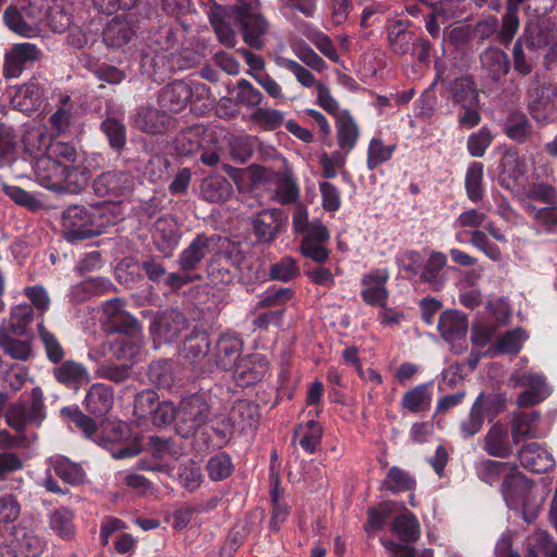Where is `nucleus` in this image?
I'll return each mask as SVG.
<instances>
[{"label": "nucleus", "mask_w": 557, "mask_h": 557, "mask_svg": "<svg viewBox=\"0 0 557 557\" xmlns=\"http://www.w3.org/2000/svg\"><path fill=\"white\" fill-rule=\"evenodd\" d=\"M207 471L213 481L228 478L233 471L231 457L226 453H220L211 457L207 462Z\"/></svg>", "instance_id": "obj_62"}, {"label": "nucleus", "mask_w": 557, "mask_h": 557, "mask_svg": "<svg viewBox=\"0 0 557 557\" xmlns=\"http://www.w3.org/2000/svg\"><path fill=\"white\" fill-rule=\"evenodd\" d=\"M181 30L173 24L152 27L145 37L146 46L156 53L175 49L180 45Z\"/></svg>", "instance_id": "obj_26"}, {"label": "nucleus", "mask_w": 557, "mask_h": 557, "mask_svg": "<svg viewBox=\"0 0 557 557\" xmlns=\"http://www.w3.org/2000/svg\"><path fill=\"white\" fill-rule=\"evenodd\" d=\"M518 40L525 45L529 52H536L537 50L547 47L550 42L549 33L537 23H529Z\"/></svg>", "instance_id": "obj_51"}, {"label": "nucleus", "mask_w": 557, "mask_h": 557, "mask_svg": "<svg viewBox=\"0 0 557 557\" xmlns=\"http://www.w3.org/2000/svg\"><path fill=\"white\" fill-rule=\"evenodd\" d=\"M194 95L191 87L184 81L166 84L159 91L157 101L168 113H180L189 103Z\"/></svg>", "instance_id": "obj_21"}, {"label": "nucleus", "mask_w": 557, "mask_h": 557, "mask_svg": "<svg viewBox=\"0 0 557 557\" xmlns=\"http://www.w3.org/2000/svg\"><path fill=\"white\" fill-rule=\"evenodd\" d=\"M213 237L206 234H198L193 242L178 256V267L183 272L193 271L198 268L205 257L210 253V245Z\"/></svg>", "instance_id": "obj_27"}, {"label": "nucleus", "mask_w": 557, "mask_h": 557, "mask_svg": "<svg viewBox=\"0 0 557 557\" xmlns=\"http://www.w3.org/2000/svg\"><path fill=\"white\" fill-rule=\"evenodd\" d=\"M129 182V175L123 171H107L94 180L92 189L98 197L116 201L127 193Z\"/></svg>", "instance_id": "obj_20"}, {"label": "nucleus", "mask_w": 557, "mask_h": 557, "mask_svg": "<svg viewBox=\"0 0 557 557\" xmlns=\"http://www.w3.org/2000/svg\"><path fill=\"white\" fill-rule=\"evenodd\" d=\"M34 336L21 337L0 331V349L5 356L18 361H27L33 357Z\"/></svg>", "instance_id": "obj_36"}, {"label": "nucleus", "mask_w": 557, "mask_h": 557, "mask_svg": "<svg viewBox=\"0 0 557 557\" xmlns=\"http://www.w3.org/2000/svg\"><path fill=\"white\" fill-rule=\"evenodd\" d=\"M113 388L104 384H92L87 392L84 405L90 414L106 417L113 406Z\"/></svg>", "instance_id": "obj_30"}, {"label": "nucleus", "mask_w": 557, "mask_h": 557, "mask_svg": "<svg viewBox=\"0 0 557 557\" xmlns=\"http://www.w3.org/2000/svg\"><path fill=\"white\" fill-rule=\"evenodd\" d=\"M515 467L511 462L485 459L479 463L478 476L482 482L493 485L499 480L504 481Z\"/></svg>", "instance_id": "obj_44"}, {"label": "nucleus", "mask_w": 557, "mask_h": 557, "mask_svg": "<svg viewBox=\"0 0 557 557\" xmlns=\"http://www.w3.org/2000/svg\"><path fill=\"white\" fill-rule=\"evenodd\" d=\"M110 352L112 356L126 363H132L139 352V346L134 338H117L110 344Z\"/></svg>", "instance_id": "obj_64"}, {"label": "nucleus", "mask_w": 557, "mask_h": 557, "mask_svg": "<svg viewBox=\"0 0 557 557\" xmlns=\"http://www.w3.org/2000/svg\"><path fill=\"white\" fill-rule=\"evenodd\" d=\"M335 126L337 145L345 153H348L357 144L359 127L347 110L336 114Z\"/></svg>", "instance_id": "obj_37"}, {"label": "nucleus", "mask_w": 557, "mask_h": 557, "mask_svg": "<svg viewBox=\"0 0 557 557\" xmlns=\"http://www.w3.org/2000/svg\"><path fill=\"white\" fill-rule=\"evenodd\" d=\"M482 69L493 83H499L508 74L510 62L508 55L497 47H488L480 54Z\"/></svg>", "instance_id": "obj_33"}, {"label": "nucleus", "mask_w": 557, "mask_h": 557, "mask_svg": "<svg viewBox=\"0 0 557 557\" xmlns=\"http://www.w3.org/2000/svg\"><path fill=\"white\" fill-rule=\"evenodd\" d=\"M211 405L203 394L195 393L181 399L177 406L175 432L183 438H194L209 423Z\"/></svg>", "instance_id": "obj_4"}, {"label": "nucleus", "mask_w": 557, "mask_h": 557, "mask_svg": "<svg viewBox=\"0 0 557 557\" xmlns=\"http://www.w3.org/2000/svg\"><path fill=\"white\" fill-rule=\"evenodd\" d=\"M101 131L106 134L110 147L115 151H122L126 146V127L115 117H107L102 121Z\"/></svg>", "instance_id": "obj_54"}, {"label": "nucleus", "mask_w": 557, "mask_h": 557, "mask_svg": "<svg viewBox=\"0 0 557 557\" xmlns=\"http://www.w3.org/2000/svg\"><path fill=\"white\" fill-rule=\"evenodd\" d=\"M33 317L34 311L30 306L15 307L11 313L8 326H1L0 331L21 337L34 336L33 332L28 329L29 323L33 321Z\"/></svg>", "instance_id": "obj_43"}, {"label": "nucleus", "mask_w": 557, "mask_h": 557, "mask_svg": "<svg viewBox=\"0 0 557 557\" xmlns=\"http://www.w3.org/2000/svg\"><path fill=\"white\" fill-rule=\"evenodd\" d=\"M52 469L57 476L72 485H79L85 480V471L81 465L72 462L65 457L55 459Z\"/></svg>", "instance_id": "obj_50"}, {"label": "nucleus", "mask_w": 557, "mask_h": 557, "mask_svg": "<svg viewBox=\"0 0 557 557\" xmlns=\"http://www.w3.org/2000/svg\"><path fill=\"white\" fill-rule=\"evenodd\" d=\"M40 51L36 45L24 42L14 45L5 54L3 76L5 78L18 77L22 72L39 59Z\"/></svg>", "instance_id": "obj_16"}, {"label": "nucleus", "mask_w": 557, "mask_h": 557, "mask_svg": "<svg viewBox=\"0 0 557 557\" xmlns=\"http://www.w3.org/2000/svg\"><path fill=\"white\" fill-rule=\"evenodd\" d=\"M90 171L87 166L74 163L64 165V173L60 193L78 194L88 184Z\"/></svg>", "instance_id": "obj_40"}, {"label": "nucleus", "mask_w": 557, "mask_h": 557, "mask_svg": "<svg viewBox=\"0 0 557 557\" xmlns=\"http://www.w3.org/2000/svg\"><path fill=\"white\" fill-rule=\"evenodd\" d=\"M260 418L259 406L249 399H238L231 408L228 420L233 428L237 425L242 431L253 429Z\"/></svg>", "instance_id": "obj_35"}, {"label": "nucleus", "mask_w": 557, "mask_h": 557, "mask_svg": "<svg viewBox=\"0 0 557 557\" xmlns=\"http://www.w3.org/2000/svg\"><path fill=\"white\" fill-rule=\"evenodd\" d=\"M535 52H529L525 45L520 40H516L512 48L513 70L521 76H528L532 73L535 59Z\"/></svg>", "instance_id": "obj_56"}, {"label": "nucleus", "mask_w": 557, "mask_h": 557, "mask_svg": "<svg viewBox=\"0 0 557 557\" xmlns=\"http://www.w3.org/2000/svg\"><path fill=\"white\" fill-rule=\"evenodd\" d=\"M188 327V320L178 309L169 308L157 314L151 332L157 339L164 343L175 341Z\"/></svg>", "instance_id": "obj_15"}, {"label": "nucleus", "mask_w": 557, "mask_h": 557, "mask_svg": "<svg viewBox=\"0 0 557 557\" xmlns=\"http://www.w3.org/2000/svg\"><path fill=\"white\" fill-rule=\"evenodd\" d=\"M507 399L502 394L481 393L470 409L469 416L460 423V431L466 438L473 437L483 428L484 420L493 422L494 419L506 410Z\"/></svg>", "instance_id": "obj_6"}, {"label": "nucleus", "mask_w": 557, "mask_h": 557, "mask_svg": "<svg viewBox=\"0 0 557 557\" xmlns=\"http://www.w3.org/2000/svg\"><path fill=\"white\" fill-rule=\"evenodd\" d=\"M450 99L459 108L480 102L479 90L472 75H462L450 81L447 86Z\"/></svg>", "instance_id": "obj_28"}, {"label": "nucleus", "mask_w": 557, "mask_h": 557, "mask_svg": "<svg viewBox=\"0 0 557 557\" xmlns=\"http://www.w3.org/2000/svg\"><path fill=\"white\" fill-rule=\"evenodd\" d=\"M525 2H529L528 9L533 10V0H506V12L502 18V26L498 33L500 42L506 45L513 39L519 28L518 12Z\"/></svg>", "instance_id": "obj_39"}, {"label": "nucleus", "mask_w": 557, "mask_h": 557, "mask_svg": "<svg viewBox=\"0 0 557 557\" xmlns=\"http://www.w3.org/2000/svg\"><path fill=\"white\" fill-rule=\"evenodd\" d=\"M401 406L412 413L429 410L431 407V394L428 391V385H419L406 392L401 399Z\"/></svg>", "instance_id": "obj_48"}, {"label": "nucleus", "mask_w": 557, "mask_h": 557, "mask_svg": "<svg viewBox=\"0 0 557 557\" xmlns=\"http://www.w3.org/2000/svg\"><path fill=\"white\" fill-rule=\"evenodd\" d=\"M242 349L243 342L238 337L222 334L215 343L212 357L206 361V371L212 372L214 367L224 371L235 368V364L239 361Z\"/></svg>", "instance_id": "obj_12"}, {"label": "nucleus", "mask_w": 557, "mask_h": 557, "mask_svg": "<svg viewBox=\"0 0 557 557\" xmlns=\"http://www.w3.org/2000/svg\"><path fill=\"white\" fill-rule=\"evenodd\" d=\"M504 133L518 144H523L531 137L532 125L524 113L512 112L504 124Z\"/></svg>", "instance_id": "obj_45"}, {"label": "nucleus", "mask_w": 557, "mask_h": 557, "mask_svg": "<svg viewBox=\"0 0 557 557\" xmlns=\"http://www.w3.org/2000/svg\"><path fill=\"white\" fill-rule=\"evenodd\" d=\"M111 216L103 203L73 205L62 213V234L67 242L96 237L110 224Z\"/></svg>", "instance_id": "obj_2"}, {"label": "nucleus", "mask_w": 557, "mask_h": 557, "mask_svg": "<svg viewBox=\"0 0 557 557\" xmlns=\"http://www.w3.org/2000/svg\"><path fill=\"white\" fill-rule=\"evenodd\" d=\"M159 403V396L153 389L141 391L135 397L134 414L138 419L148 420Z\"/></svg>", "instance_id": "obj_58"}, {"label": "nucleus", "mask_w": 557, "mask_h": 557, "mask_svg": "<svg viewBox=\"0 0 557 557\" xmlns=\"http://www.w3.org/2000/svg\"><path fill=\"white\" fill-rule=\"evenodd\" d=\"M257 0H238L232 5L234 24L238 27L244 41L252 49L261 50L265 45V35L269 23L264 16L257 11Z\"/></svg>", "instance_id": "obj_5"}, {"label": "nucleus", "mask_w": 557, "mask_h": 557, "mask_svg": "<svg viewBox=\"0 0 557 557\" xmlns=\"http://www.w3.org/2000/svg\"><path fill=\"white\" fill-rule=\"evenodd\" d=\"M14 109L30 114L41 104V89L38 83L29 82L22 85L11 99Z\"/></svg>", "instance_id": "obj_38"}, {"label": "nucleus", "mask_w": 557, "mask_h": 557, "mask_svg": "<svg viewBox=\"0 0 557 557\" xmlns=\"http://www.w3.org/2000/svg\"><path fill=\"white\" fill-rule=\"evenodd\" d=\"M516 385L525 388L517 397V405L520 408L533 407L542 403L549 394L545 377L537 373H523L516 377Z\"/></svg>", "instance_id": "obj_18"}, {"label": "nucleus", "mask_w": 557, "mask_h": 557, "mask_svg": "<svg viewBox=\"0 0 557 557\" xmlns=\"http://www.w3.org/2000/svg\"><path fill=\"white\" fill-rule=\"evenodd\" d=\"M391 530L400 541L381 540L391 557H433L432 549H423L418 555L417 549L411 546L419 540L421 530L417 517L407 508L404 507L401 513L394 518Z\"/></svg>", "instance_id": "obj_3"}, {"label": "nucleus", "mask_w": 557, "mask_h": 557, "mask_svg": "<svg viewBox=\"0 0 557 557\" xmlns=\"http://www.w3.org/2000/svg\"><path fill=\"white\" fill-rule=\"evenodd\" d=\"M199 188L201 198L210 203L225 202L233 194L232 184L220 174L203 177Z\"/></svg>", "instance_id": "obj_31"}, {"label": "nucleus", "mask_w": 557, "mask_h": 557, "mask_svg": "<svg viewBox=\"0 0 557 557\" xmlns=\"http://www.w3.org/2000/svg\"><path fill=\"white\" fill-rule=\"evenodd\" d=\"M147 375L158 388L170 389L174 384L172 366L168 360H157L149 364Z\"/></svg>", "instance_id": "obj_53"}, {"label": "nucleus", "mask_w": 557, "mask_h": 557, "mask_svg": "<svg viewBox=\"0 0 557 557\" xmlns=\"http://www.w3.org/2000/svg\"><path fill=\"white\" fill-rule=\"evenodd\" d=\"M468 327L467 315L458 310L449 309L440 315L437 329L442 337L447 342L466 337Z\"/></svg>", "instance_id": "obj_29"}, {"label": "nucleus", "mask_w": 557, "mask_h": 557, "mask_svg": "<svg viewBox=\"0 0 557 557\" xmlns=\"http://www.w3.org/2000/svg\"><path fill=\"white\" fill-rule=\"evenodd\" d=\"M287 222V215L281 209H268L251 220L252 233L258 243L270 244L275 240Z\"/></svg>", "instance_id": "obj_14"}, {"label": "nucleus", "mask_w": 557, "mask_h": 557, "mask_svg": "<svg viewBox=\"0 0 557 557\" xmlns=\"http://www.w3.org/2000/svg\"><path fill=\"white\" fill-rule=\"evenodd\" d=\"M24 152L36 161L49 156V149L52 145L51 136L41 129L27 131L22 138Z\"/></svg>", "instance_id": "obj_41"}, {"label": "nucleus", "mask_w": 557, "mask_h": 557, "mask_svg": "<svg viewBox=\"0 0 557 557\" xmlns=\"http://www.w3.org/2000/svg\"><path fill=\"white\" fill-rule=\"evenodd\" d=\"M482 180L483 164L473 162L469 166L466 176L467 194L472 201H480L483 197Z\"/></svg>", "instance_id": "obj_60"}, {"label": "nucleus", "mask_w": 557, "mask_h": 557, "mask_svg": "<svg viewBox=\"0 0 557 557\" xmlns=\"http://www.w3.org/2000/svg\"><path fill=\"white\" fill-rule=\"evenodd\" d=\"M37 331L48 360L53 364H59L65 356V350L61 343L42 323L37 325Z\"/></svg>", "instance_id": "obj_52"}, {"label": "nucleus", "mask_w": 557, "mask_h": 557, "mask_svg": "<svg viewBox=\"0 0 557 557\" xmlns=\"http://www.w3.org/2000/svg\"><path fill=\"white\" fill-rule=\"evenodd\" d=\"M60 414L79 429L86 437L91 438L96 434L97 423L95 419L83 413L78 407H63Z\"/></svg>", "instance_id": "obj_55"}, {"label": "nucleus", "mask_w": 557, "mask_h": 557, "mask_svg": "<svg viewBox=\"0 0 557 557\" xmlns=\"http://www.w3.org/2000/svg\"><path fill=\"white\" fill-rule=\"evenodd\" d=\"M138 18L134 14H121L108 22L102 39L110 48H122L131 42L138 30Z\"/></svg>", "instance_id": "obj_13"}, {"label": "nucleus", "mask_w": 557, "mask_h": 557, "mask_svg": "<svg viewBox=\"0 0 557 557\" xmlns=\"http://www.w3.org/2000/svg\"><path fill=\"white\" fill-rule=\"evenodd\" d=\"M46 418L44 393L40 387H34L28 398L20 399L8 407L5 421L10 428L23 434L27 424L39 426Z\"/></svg>", "instance_id": "obj_7"}, {"label": "nucleus", "mask_w": 557, "mask_h": 557, "mask_svg": "<svg viewBox=\"0 0 557 557\" xmlns=\"http://www.w3.org/2000/svg\"><path fill=\"white\" fill-rule=\"evenodd\" d=\"M2 191L17 206L27 209L30 212H37L45 208L44 202L35 195L26 191L25 189L3 183L1 185Z\"/></svg>", "instance_id": "obj_49"}, {"label": "nucleus", "mask_w": 557, "mask_h": 557, "mask_svg": "<svg viewBox=\"0 0 557 557\" xmlns=\"http://www.w3.org/2000/svg\"><path fill=\"white\" fill-rule=\"evenodd\" d=\"M126 300L120 297L107 300L103 306V315L109 333H120L129 338L141 334L139 321L126 311Z\"/></svg>", "instance_id": "obj_9"}, {"label": "nucleus", "mask_w": 557, "mask_h": 557, "mask_svg": "<svg viewBox=\"0 0 557 557\" xmlns=\"http://www.w3.org/2000/svg\"><path fill=\"white\" fill-rule=\"evenodd\" d=\"M52 375L58 383L75 391L90 381L87 369L74 360H62L52 369Z\"/></svg>", "instance_id": "obj_25"}, {"label": "nucleus", "mask_w": 557, "mask_h": 557, "mask_svg": "<svg viewBox=\"0 0 557 557\" xmlns=\"http://www.w3.org/2000/svg\"><path fill=\"white\" fill-rule=\"evenodd\" d=\"M484 450L492 457L505 459L512 455L508 430L500 422L494 423L484 437Z\"/></svg>", "instance_id": "obj_32"}, {"label": "nucleus", "mask_w": 557, "mask_h": 557, "mask_svg": "<svg viewBox=\"0 0 557 557\" xmlns=\"http://www.w3.org/2000/svg\"><path fill=\"white\" fill-rule=\"evenodd\" d=\"M534 487V482L527 478L515 467L500 484V493L507 506L510 509H522L525 515V507L530 494Z\"/></svg>", "instance_id": "obj_10"}, {"label": "nucleus", "mask_w": 557, "mask_h": 557, "mask_svg": "<svg viewBox=\"0 0 557 557\" xmlns=\"http://www.w3.org/2000/svg\"><path fill=\"white\" fill-rule=\"evenodd\" d=\"M269 370V362L260 354H252L239 359L234 368V380L240 387H248L260 382Z\"/></svg>", "instance_id": "obj_19"}, {"label": "nucleus", "mask_w": 557, "mask_h": 557, "mask_svg": "<svg viewBox=\"0 0 557 557\" xmlns=\"http://www.w3.org/2000/svg\"><path fill=\"white\" fill-rule=\"evenodd\" d=\"M445 264L446 256L444 253H431L428 263L424 265L421 272V280L432 284L434 289H438L442 286V281L438 280V273L445 267Z\"/></svg>", "instance_id": "obj_61"}, {"label": "nucleus", "mask_w": 557, "mask_h": 557, "mask_svg": "<svg viewBox=\"0 0 557 557\" xmlns=\"http://www.w3.org/2000/svg\"><path fill=\"white\" fill-rule=\"evenodd\" d=\"M541 414L537 411L521 412L511 422V438L513 444H519L527 437L534 436V428L539 423Z\"/></svg>", "instance_id": "obj_46"}, {"label": "nucleus", "mask_w": 557, "mask_h": 557, "mask_svg": "<svg viewBox=\"0 0 557 557\" xmlns=\"http://www.w3.org/2000/svg\"><path fill=\"white\" fill-rule=\"evenodd\" d=\"M210 336L206 331H193L184 341L182 356L194 367L199 366L201 373L206 371V361L212 357Z\"/></svg>", "instance_id": "obj_17"}, {"label": "nucleus", "mask_w": 557, "mask_h": 557, "mask_svg": "<svg viewBox=\"0 0 557 557\" xmlns=\"http://www.w3.org/2000/svg\"><path fill=\"white\" fill-rule=\"evenodd\" d=\"M386 490L398 493L401 491H411L416 486L414 479L406 471L398 467H392L388 470L386 480L384 481Z\"/></svg>", "instance_id": "obj_57"}, {"label": "nucleus", "mask_w": 557, "mask_h": 557, "mask_svg": "<svg viewBox=\"0 0 557 557\" xmlns=\"http://www.w3.org/2000/svg\"><path fill=\"white\" fill-rule=\"evenodd\" d=\"M35 173L40 185L57 193L61 191L64 165L48 157H41L35 162Z\"/></svg>", "instance_id": "obj_34"}, {"label": "nucleus", "mask_w": 557, "mask_h": 557, "mask_svg": "<svg viewBox=\"0 0 557 557\" xmlns=\"http://www.w3.org/2000/svg\"><path fill=\"white\" fill-rule=\"evenodd\" d=\"M234 428L227 418L205 424L193 438V447L198 453L224 447L233 437Z\"/></svg>", "instance_id": "obj_11"}, {"label": "nucleus", "mask_w": 557, "mask_h": 557, "mask_svg": "<svg viewBox=\"0 0 557 557\" xmlns=\"http://www.w3.org/2000/svg\"><path fill=\"white\" fill-rule=\"evenodd\" d=\"M518 459L522 467L534 473H545L555 465L552 455L535 442L524 444L518 451Z\"/></svg>", "instance_id": "obj_23"}, {"label": "nucleus", "mask_w": 557, "mask_h": 557, "mask_svg": "<svg viewBox=\"0 0 557 557\" xmlns=\"http://www.w3.org/2000/svg\"><path fill=\"white\" fill-rule=\"evenodd\" d=\"M521 334L519 329L507 331L498 337L490 352L517 355L521 349Z\"/></svg>", "instance_id": "obj_59"}, {"label": "nucleus", "mask_w": 557, "mask_h": 557, "mask_svg": "<svg viewBox=\"0 0 557 557\" xmlns=\"http://www.w3.org/2000/svg\"><path fill=\"white\" fill-rule=\"evenodd\" d=\"M398 509V505L393 500L381 502L376 507L368 509V522L364 524L367 533L377 532L385 525L386 519Z\"/></svg>", "instance_id": "obj_47"}, {"label": "nucleus", "mask_w": 557, "mask_h": 557, "mask_svg": "<svg viewBox=\"0 0 557 557\" xmlns=\"http://www.w3.org/2000/svg\"><path fill=\"white\" fill-rule=\"evenodd\" d=\"M259 270L255 268L250 248L240 242L227 240L215 251L208 264L207 274L212 284H232L235 280L259 278Z\"/></svg>", "instance_id": "obj_1"}, {"label": "nucleus", "mask_w": 557, "mask_h": 557, "mask_svg": "<svg viewBox=\"0 0 557 557\" xmlns=\"http://www.w3.org/2000/svg\"><path fill=\"white\" fill-rule=\"evenodd\" d=\"M175 150L181 156H189L200 147V136L197 128H185L174 139Z\"/></svg>", "instance_id": "obj_63"}, {"label": "nucleus", "mask_w": 557, "mask_h": 557, "mask_svg": "<svg viewBox=\"0 0 557 557\" xmlns=\"http://www.w3.org/2000/svg\"><path fill=\"white\" fill-rule=\"evenodd\" d=\"M131 126L149 136H162L175 128L176 119L161 108L140 106L131 116Z\"/></svg>", "instance_id": "obj_8"}, {"label": "nucleus", "mask_w": 557, "mask_h": 557, "mask_svg": "<svg viewBox=\"0 0 557 557\" xmlns=\"http://www.w3.org/2000/svg\"><path fill=\"white\" fill-rule=\"evenodd\" d=\"M388 280L387 271L371 272L362 277V285L366 286L361 296L364 302L373 307L385 308L388 298V290L385 283Z\"/></svg>", "instance_id": "obj_24"}, {"label": "nucleus", "mask_w": 557, "mask_h": 557, "mask_svg": "<svg viewBox=\"0 0 557 557\" xmlns=\"http://www.w3.org/2000/svg\"><path fill=\"white\" fill-rule=\"evenodd\" d=\"M231 13H233L232 5L224 7L218 3H213L208 12L209 22L219 41L227 48H232L236 45V34L231 25V21L233 22Z\"/></svg>", "instance_id": "obj_22"}, {"label": "nucleus", "mask_w": 557, "mask_h": 557, "mask_svg": "<svg viewBox=\"0 0 557 557\" xmlns=\"http://www.w3.org/2000/svg\"><path fill=\"white\" fill-rule=\"evenodd\" d=\"M230 92L234 94V106L239 108L257 110L263 100L262 92L245 78L238 79Z\"/></svg>", "instance_id": "obj_42"}]
</instances>
